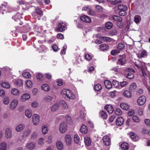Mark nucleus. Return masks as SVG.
Here are the masks:
<instances>
[{"label": "nucleus", "mask_w": 150, "mask_h": 150, "mask_svg": "<svg viewBox=\"0 0 150 150\" xmlns=\"http://www.w3.org/2000/svg\"><path fill=\"white\" fill-rule=\"evenodd\" d=\"M141 20V18L139 16H136L134 17V21L136 23H138L140 22Z\"/></svg>", "instance_id": "obj_54"}, {"label": "nucleus", "mask_w": 150, "mask_h": 150, "mask_svg": "<svg viewBox=\"0 0 150 150\" xmlns=\"http://www.w3.org/2000/svg\"><path fill=\"white\" fill-rule=\"evenodd\" d=\"M104 83L106 88L110 89L111 88L112 85L111 82L110 81L107 80H105L104 81Z\"/></svg>", "instance_id": "obj_24"}, {"label": "nucleus", "mask_w": 150, "mask_h": 150, "mask_svg": "<svg viewBox=\"0 0 150 150\" xmlns=\"http://www.w3.org/2000/svg\"><path fill=\"white\" fill-rule=\"evenodd\" d=\"M120 51L117 49L111 51L110 53L111 55L115 56L119 54L120 52Z\"/></svg>", "instance_id": "obj_41"}, {"label": "nucleus", "mask_w": 150, "mask_h": 150, "mask_svg": "<svg viewBox=\"0 0 150 150\" xmlns=\"http://www.w3.org/2000/svg\"><path fill=\"white\" fill-rule=\"evenodd\" d=\"M124 120L122 117H119L117 118L116 121V125L118 126H121L124 123Z\"/></svg>", "instance_id": "obj_19"}, {"label": "nucleus", "mask_w": 150, "mask_h": 150, "mask_svg": "<svg viewBox=\"0 0 150 150\" xmlns=\"http://www.w3.org/2000/svg\"><path fill=\"white\" fill-rule=\"evenodd\" d=\"M31 132V130L30 129H25L23 133L22 137L23 138H26L28 137Z\"/></svg>", "instance_id": "obj_16"}, {"label": "nucleus", "mask_w": 150, "mask_h": 150, "mask_svg": "<svg viewBox=\"0 0 150 150\" xmlns=\"http://www.w3.org/2000/svg\"><path fill=\"white\" fill-rule=\"evenodd\" d=\"M117 31L116 30H112L110 32V34L112 36L115 35L117 33Z\"/></svg>", "instance_id": "obj_61"}, {"label": "nucleus", "mask_w": 150, "mask_h": 150, "mask_svg": "<svg viewBox=\"0 0 150 150\" xmlns=\"http://www.w3.org/2000/svg\"><path fill=\"white\" fill-rule=\"evenodd\" d=\"M100 116L103 119H106L108 117L107 114L104 111H100Z\"/></svg>", "instance_id": "obj_37"}, {"label": "nucleus", "mask_w": 150, "mask_h": 150, "mask_svg": "<svg viewBox=\"0 0 150 150\" xmlns=\"http://www.w3.org/2000/svg\"><path fill=\"white\" fill-rule=\"evenodd\" d=\"M100 40L104 42H115V40L109 37L105 36H102L100 37Z\"/></svg>", "instance_id": "obj_14"}, {"label": "nucleus", "mask_w": 150, "mask_h": 150, "mask_svg": "<svg viewBox=\"0 0 150 150\" xmlns=\"http://www.w3.org/2000/svg\"><path fill=\"white\" fill-rule=\"evenodd\" d=\"M1 85L2 87L6 88L8 89L10 87V85L7 82H4L1 83Z\"/></svg>", "instance_id": "obj_34"}, {"label": "nucleus", "mask_w": 150, "mask_h": 150, "mask_svg": "<svg viewBox=\"0 0 150 150\" xmlns=\"http://www.w3.org/2000/svg\"><path fill=\"white\" fill-rule=\"evenodd\" d=\"M18 103V101L17 99H14L11 102L10 108L11 110L14 109L17 107Z\"/></svg>", "instance_id": "obj_11"}, {"label": "nucleus", "mask_w": 150, "mask_h": 150, "mask_svg": "<svg viewBox=\"0 0 150 150\" xmlns=\"http://www.w3.org/2000/svg\"><path fill=\"white\" fill-rule=\"evenodd\" d=\"M26 86L29 88H30L32 86V82L30 80H28L26 82Z\"/></svg>", "instance_id": "obj_55"}, {"label": "nucleus", "mask_w": 150, "mask_h": 150, "mask_svg": "<svg viewBox=\"0 0 150 150\" xmlns=\"http://www.w3.org/2000/svg\"><path fill=\"white\" fill-rule=\"evenodd\" d=\"M36 11L37 14L40 15L42 16V11L39 8H36Z\"/></svg>", "instance_id": "obj_62"}, {"label": "nucleus", "mask_w": 150, "mask_h": 150, "mask_svg": "<svg viewBox=\"0 0 150 150\" xmlns=\"http://www.w3.org/2000/svg\"><path fill=\"white\" fill-rule=\"evenodd\" d=\"M125 48V45L123 42H120L118 45L117 48L120 51H122Z\"/></svg>", "instance_id": "obj_29"}, {"label": "nucleus", "mask_w": 150, "mask_h": 150, "mask_svg": "<svg viewBox=\"0 0 150 150\" xmlns=\"http://www.w3.org/2000/svg\"><path fill=\"white\" fill-rule=\"evenodd\" d=\"M129 136L130 137L133 139L134 141H136L137 140V138L135 134L133 132H131L129 134Z\"/></svg>", "instance_id": "obj_51"}, {"label": "nucleus", "mask_w": 150, "mask_h": 150, "mask_svg": "<svg viewBox=\"0 0 150 150\" xmlns=\"http://www.w3.org/2000/svg\"><path fill=\"white\" fill-rule=\"evenodd\" d=\"M37 79L40 81H41L42 80V75L40 73L38 74L36 76Z\"/></svg>", "instance_id": "obj_63"}, {"label": "nucleus", "mask_w": 150, "mask_h": 150, "mask_svg": "<svg viewBox=\"0 0 150 150\" xmlns=\"http://www.w3.org/2000/svg\"><path fill=\"white\" fill-rule=\"evenodd\" d=\"M115 112L116 115H120L122 114L121 110L119 108H117L115 110Z\"/></svg>", "instance_id": "obj_57"}, {"label": "nucleus", "mask_w": 150, "mask_h": 150, "mask_svg": "<svg viewBox=\"0 0 150 150\" xmlns=\"http://www.w3.org/2000/svg\"><path fill=\"white\" fill-rule=\"evenodd\" d=\"M11 93L14 96H17L20 94V91L17 89L14 88L11 91Z\"/></svg>", "instance_id": "obj_36"}, {"label": "nucleus", "mask_w": 150, "mask_h": 150, "mask_svg": "<svg viewBox=\"0 0 150 150\" xmlns=\"http://www.w3.org/2000/svg\"><path fill=\"white\" fill-rule=\"evenodd\" d=\"M113 26V24L110 22H108L105 24V27L108 29H111Z\"/></svg>", "instance_id": "obj_47"}, {"label": "nucleus", "mask_w": 150, "mask_h": 150, "mask_svg": "<svg viewBox=\"0 0 150 150\" xmlns=\"http://www.w3.org/2000/svg\"><path fill=\"white\" fill-rule=\"evenodd\" d=\"M132 119L134 122H139L140 121V119L139 117L136 115L133 116Z\"/></svg>", "instance_id": "obj_58"}, {"label": "nucleus", "mask_w": 150, "mask_h": 150, "mask_svg": "<svg viewBox=\"0 0 150 150\" xmlns=\"http://www.w3.org/2000/svg\"><path fill=\"white\" fill-rule=\"evenodd\" d=\"M30 95L28 93H25L22 95L21 97V101L25 102V101L30 98Z\"/></svg>", "instance_id": "obj_12"}, {"label": "nucleus", "mask_w": 150, "mask_h": 150, "mask_svg": "<svg viewBox=\"0 0 150 150\" xmlns=\"http://www.w3.org/2000/svg\"><path fill=\"white\" fill-rule=\"evenodd\" d=\"M121 147L124 150H127L129 147L128 144L126 143H123L121 145Z\"/></svg>", "instance_id": "obj_39"}, {"label": "nucleus", "mask_w": 150, "mask_h": 150, "mask_svg": "<svg viewBox=\"0 0 150 150\" xmlns=\"http://www.w3.org/2000/svg\"><path fill=\"white\" fill-rule=\"evenodd\" d=\"M112 18L114 21H117L118 22H121L122 21V18L117 15H114L113 16Z\"/></svg>", "instance_id": "obj_28"}, {"label": "nucleus", "mask_w": 150, "mask_h": 150, "mask_svg": "<svg viewBox=\"0 0 150 150\" xmlns=\"http://www.w3.org/2000/svg\"><path fill=\"white\" fill-rule=\"evenodd\" d=\"M84 139L85 143L87 146H89L91 145V142L89 138L86 137L84 138Z\"/></svg>", "instance_id": "obj_35"}, {"label": "nucleus", "mask_w": 150, "mask_h": 150, "mask_svg": "<svg viewBox=\"0 0 150 150\" xmlns=\"http://www.w3.org/2000/svg\"><path fill=\"white\" fill-rule=\"evenodd\" d=\"M31 105L32 107L33 108H35L38 106L39 104L37 102L35 101H34L32 102Z\"/></svg>", "instance_id": "obj_56"}, {"label": "nucleus", "mask_w": 150, "mask_h": 150, "mask_svg": "<svg viewBox=\"0 0 150 150\" xmlns=\"http://www.w3.org/2000/svg\"><path fill=\"white\" fill-rule=\"evenodd\" d=\"M56 146L57 149L59 150H62L64 148V145L62 142L60 141L56 142Z\"/></svg>", "instance_id": "obj_22"}, {"label": "nucleus", "mask_w": 150, "mask_h": 150, "mask_svg": "<svg viewBox=\"0 0 150 150\" xmlns=\"http://www.w3.org/2000/svg\"><path fill=\"white\" fill-rule=\"evenodd\" d=\"M25 127V126L24 124H19L16 126L15 129L17 132H20L22 131Z\"/></svg>", "instance_id": "obj_15"}, {"label": "nucleus", "mask_w": 150, "mask_h": 150, "mask_svg": "<svg viewBox=\"0 0 150 150\" xmlns=\"http://www.w3.org/2000/svg\"><path fill=\"white\" fill-rule=\"evenodd\" d=\"M59 107V103H56L51 107V111L54 112L57 110Z\"/></svg>", "instance_id": "obj_30"}, {"label": "nucleus", "mask_w": 150, "mask_h": 150, "mask_svg": "<svg viewBox=\"0 0 150 150\" xmlns=\"http://www.w3.org/2000/svg\"><path fill=\"white\" fill-rule=\"evenodd\" d=\"M74 142L78 144L79 142L80 138L78 135L75 134L74 137Z\"/></svg>", "instance_id": "obj_52"}, {"label": "nucleus", "mask_w": 150, "mask_h": 150, "mask_svg": "<svg viewBox=\"0 0 150 150\" xmlns=\"http://www.w3.org/2000/svg\"><path fill=\"white\" fill-rule=\"evenodd\" d=\"M99 47L100 51L103 52L107 51L109 49L108 45L107 44H104L100 45Z\"/></svg>", "instance_id": "obj_17"}, {"label": "nucleus", "mask_w": 150, "mask_h": 150, "mask_svg": "<svg viewBox=\"0 0 150 150\" xmlns=\"http://www.w3.org/2000/svg\"><path fill=\"white\" fill-rule=\"evenodd\" d=\"M123 94L125 96L128 98L130 97L132 95L131 92L127 90L123 92Z\"/></svg>", "instance_id": "obj_43"}, {"label": "nucleus", "mask_w": 150, "mask_h": 150, "mask_svg": "<svg viewBox=\"0 0 150 150\" xmlns=\"http://www.w3.org/2000/svg\"><path fill=\"white\" fill-rule=\"evenodd\" d=\"M80 131L83 133H86L88 131L86 126L84 125H82L80 129Z\"/></svg>", "instance_id": "obj_33"}, {"label": "nucleus", "mask_w": 150, "mask_h": 150, "mask_svg": "<svg viewBox=\"0 0 150 150\" xmlns=\"http://www.w3.org/2000/svg\"><path fill=\"white\" fill-rule=\"evenodd\" d=\"M119 14L120 16H124L127 14V12L126 11H120Z\"/></svg>", "instance_id": "obj_64"}, {"label": "nucleus", "mask_w": 150, "mask_h": 150, "mask_svg": "<svg viewBox=\"0 0 150 150\" xmlns=\"http://www.w3.org/2000/svg\"><path fill=\"white\" fill-rule=\"evenodd\" d=\"M32 119L33 123L34 125H37L39 124L40 121V117L38 114H34L32 116Z\"/></svg>", "instance_id": "obj_2"}, {"label": "nucleus", "mask_w": 150, "mask_h": 150, "mask_svg": "<svg viewBox=\"0 0 150 150\" xmlns=\"http://www.w3.org/2000/svg\"><path fill=\"white\" fill-rule=\"evenodd\" d=\"M67 26L66 23L63 22L59 23L58 25V28L56 30L57 32H62L66 29Z\"/></svg>", "instance_id": "obj_4"}, {"label": "nucleus", "mask_w": 150, "mask_h": 150, "mask_svg": "<svg viewBox=\"0 0 150 150\" xmlns=\"http://www.w3.org/2000/svg\"><path fill=\"white\" fill-rule=\"evenodd\" d=\"M146 100V98L145 96H140L137 99V103L139 105H142L145 103Z\"/></svg>", "instance_id": "obj_6"}, {"label": "nucleus", "mask_w": 150, "mask_h": 150, "mask_svg": "<svg viewBox=\"0 0 150 150\" xmlns=\"http://www.w3.org/2000/svg\"><path fill=\"white\" fill-rule=\"evenodd\" d=\"M137 85L135 83H133L130 85L129 89V90L131 91H134L137 88Z\"/></svg>", "instance_id": "obj_38"}, {"label": "nucleus", "mask_w": 150, "mask_h": 150, "mask_svg": "<svg viewBox=\"0 0 150 150\" xmlns=\"http://www.w3.org/2000/svg\"><path fill=\"white\" fill-rule=\"evenodd\" d=\"M42 89L45 91H49L50 88L49 86L47 84H44L42 86Z\"/></svg>", "instance_id": "obj_40"}, {"label": "nucleus", "mask_w": 150, "mask_h": 150, "mask_svg": "<svg viewBox=\"0 0 150 150\" xmlns=\"http://www.w3.org/2000/svg\"><path fill=\"white\" fill-rule=\"evenodd\" d=\"M113 85L115 87L117 88L119 86V82L116 80H113L112 81Z\"/></svg>", "instance_id": "obj_59"}, {"label": "nucleus", "mask_w": 150, "mask_h": 150, "mask_svg": "<svg viewBox=\"0 0 150 150\" xmlns=\"http://www.w3.org/2000/svg\"><path fill=\"white\" fill-rule=\"evenodd\" d=\"M137 55L138 58H141L147 56L146 52L144 50L142 51L141 53H138Z\"/></svg>", "instance_id": "obj_27"}, {"label": "nucleus", "mask_w": 150, "mask_h": 150, "mask_svg": "<svg viewBox=\"0 0 150 150\" xmlns=\"http://www.w3.org/2000/svg\"><path fill=\"white\" fill-rule=\"evenodd\" d=\"M25 115L28 118H30L32 115V112L30 109L26 110L25 111Z\"/></svg>", "instance_id": "obj_25"}, {"label": "nucleus", "mask_w": 150, "mask_h": 150, "mask_svg": "<svg viewBox=\"0 0 150 150\" xmlns=\"http://www.w3.org/2000/svg\"><path fill=\"white\" fill-rule=\"evenodd\" d=\"M38 134L37 131L33 132L31 135L30 138L33 139H35L38 137Z\"/></svg>", "instance_id": "obj_32"}, {"label": "nucleus", "mask_w": 150, "mask_h": 150, "mask_svg": "<svg viewBox=\"0 0 150 150\" xmlns=\"http://www.w3.org/2000/svg\"><path fill=\"white\" fill-rule=\"evenodd\" d=\"M104 108L109 113H112L114 111L113 107L110 105H108L105 106Z\"/></svg>", "instance_id": "obj_18"}, {"label": "nucleus", "mask_w": 150, "mask_h": 150, "mask_svg": "<svg viewBox=\"0 0 150 150\" xmlns=\"http://www.w3.org/2000/svg\"><path fill=\"white\" fill-rule=\"evenodd\" d=\"M23 76L26 78H30L31 77V75L28 72H24L23 74Z\"/></svg>", "instance_id": "obj_46"}, {"label": "nucleus", "mask_w": 150, "mask_h": 150, "mask_svg": "<svg viewBox=\"0 0 150 150\" xmlns=\"http://www.w3.org/2000/svg\"><path fill=\"white\" fill-rule=\"evenodd\" d=\"M42 130L43 134L47 133L48 131V129L47 126L46 125H44L42 126Z\"/></svg>", "instance_id": "obj_44"}, {"label": "nucleus", "mask_w": 150, "mask_h": 150, "mask_svg": "<svg viewBox=\"0 0 150 150\" xmlns=\"http://www.w3.org/2000/svg\"><path fill=\"white\" fill-rule=\"evenodd\" d=\"M120 57L121 58L118 60L117 63L118 64L123 65L126 63V59L125 58V54L120 55Z\"/></svg>", "instance_id": "obj_5"}, {"label": "nucleus", "mask_w": 150, "mask_h": 150, "mask_svg": "<svg viewBox=\"0 0 150 150\" xmlns=\"http://www.w3.org/2000/svg\"><path fill=\"white\" fill-rule=\"evenodd\" d=\"M134 77V75L131 72L128 73L126 76V77L129 79H132Z\"/></svg>", "instance_id": "obj_60"}, {"label": "nucleus", "mask_w": 150, "mask_h": 150, "mask_svg": "<svg viewBox=\"0 0 150 150\" xmlns=\"http://www.w3.org/2000/svg\"><path fill=\"white\" fill-rule=\"evenodd\" d=\"M38 144L40 145H42L44 144V139L42 138H40L38 142Z\"/></svg>", "instance_id": "obj_50"}, {"label": "nucleus", "mask_w": 150, "mask_h": 150, "mask_svg": "<svg viewBox=\"0 0 150 150\" xmlns=\"http://www.w3.org/2000/svg\"><path fill=\"white\" fill-rule=\"evenodd\" d=\"M10 99L8 97H5L3 100V103L6 105H8L9 103Z\"/></svg>", "instance_id": "obj_48"}, {"label": "nucleus", "mask_w": 150, "mask_h": 150, "mask_svg": "<svg viewBox=\"0 0 150 150\" xmlns=\"http://www.w3.org/2000/svg\"><path fill=\"white\" fill-rule=\"evenodd\" d=\"M67 130V125L66 123L64 122H62L60 125L59 127V132L62 133H64Z\"/></svg>", "instance_id": "obj_3"}, {"label": "nucleus", "mask_w": 150, "mask_h": 150, "mask_svg": "<svg viewBox=\"0 0 150 150\" xmlns=\"http://www.w3.org/2000/svg\"><path fill=\"white\" fill-rule=\"evenodd\" d=\"M102 89L101 86L100 84H98L94 85V90L99 91Z\"/></svg>", "instance_id": "obj_45"}, {"label": "nucleus", "mask_w": 150, "mask_h": 150, "mask_svg": "<svg viewBox=\"0 0 150 150\" xmlns=\"http://www.w3.org/2000/svg\"><path fill=\"white\" fill-rule=\"evenodd\" d=\"M25 147L28 150H32L35 148L36 144L34 142H30L26 144Z\"/></svg>", "instance_id": "obj_7"}, {"label": "nucleus", "mask_w": 150, "mask_h": 150, "mask_svg": "<svg viewBox=\"0 0 150 150\" xmlns=\"http://www.w3.org/2000/svg\"><path fill=\"white\" fill-rule=\"evenodd\" d=\"M103 140L104 144L106 146H109L110 144V140L108 136H104L103 138Z\"/></svg>", "instance_id": "obj_9"}, {"label": "nucleus", "mask_w": 150, "mask_h": 150, "mask_svg": "<svg viewBox=\"0 0 150 150\" xmlns=\"http://www.w3.org/2000/svg\"><path fill=\"white\" fill-rule=\"evenodd\" d=\"M118 9L120 11H126L127 8L125 5L120 4L118 6Z\"/></svg>", "instance_id": "obj_26"}, {"label": "nucleus", "mask_w": 150, "mask_h": 150, "mask_svg": "<svg viewBox=\"0 0 150 150\" xmlns=\"http://www.w3.org/2000/svg\"><path fill=\"white\" fill-rule=\"evenodd\" d=\"M14 84L18 86H22L23 85V81L21 79H15L13 80Z\"/></svg>", "instance_id": "obj_20"}, {"label": "nucleus", "mask_w": 150, "mask_h": 150, "mask_svg": "<svg viewBox=\"0 0 150 150\" xmlns=\"http://www.w3.org/2000/svg\"><path fill=\"white\" fill-rule=\"evenodd\" d=\"M80 19L85 23H90L91 21V18L87 15H83L80 16Z\"/></svg>", "instance_id": "obj_8"}, {"label": "nucleus", "mask_w": 150, "mask_h": 150, "mask_svg": "<svg viewBox=\"0 0 150 150\" xmlns=\"http://www.w3.org/2000/svg\"><path fill=\"white\" fill-rule=\"evenodd\" d=\"M21 18V14L19 13H17L16 15L12 17V18L15 21Z\"/></svg>", "instance_id": "obj_42"}, {"label": "nucleus", "mask_w": 150, "mask_h": 150, "mask_svg": "<svg viewBox=\"0 0 150 150\" xmlns=\"http://www.w3.org/2000/svg\"><path fill=\"white\" fill-rule=\"evenodd\" d=\"M5 136L8 139H11L12 136V130L9 128H7L5 131Z\"/></svg>", "instance_id": "obj_10"}, {"label": "nucleus", "mask_w": 150, "mask_h": 150, "mask_svg": "<svg viewBox=\"0 0 150 150\" xmlns=\"http://www.w3.org/2000/svg\"><path fill=\"white\" fill-rule=\"evenodd\" d=\"M121 108L125 110H128L129 109V106L127 103H122L120 104Z\"/></svg>", "instance_id": "obj_23"}, {"label": "nucleus", "mask_w": 150, "mask_h": 150, "mask_svg": "<svg viewBox=\"0 0 150 150\" xmlns=\"http://www.w3.org/2000/svg\"><path fill=\"white\" fill-rule=\"evenodd\" d=\"M7 145L6 143L2 142L0 144V150H6Z\"/></svg>", "instance_id": "obj_31"}, {"label": "nucleus", "mask_w": 150, "mask_h": 150, "mask_svg": "<svg viewBox=\"0 0 150 150\" xmlns=\"http://www.w3.org/2000/svg\"><path fill=\"white\" fill-rule=\"evenodd\" d=\"M61 94L65 98L69 99H73L75 98V96L73 92L68 89H64L61 92Z\"/></svg>", "instance_id": "obj_1"}, {"label": "nucleus", "mask_w": 150, "mask_h": 150, "mask_svg": "<svg viewBox=\"0 0 150 150\" xmlns=\"http://www.w3.org/2000/svg\"><path fill=\"white\" fill-rule=\"evenodd\" d=\"M135 65L138 68H141L142 69H143V68H144L145 63L137 60L135 63Z\"/></svg>", "instance_id": "obj_13"}, {"label": "nucleus", "mask_w": 150, "mask_h": 150, "mask_svg": "<svg viewBox=\"0 0 150 150\" xmlns=\"http://www.w3.org/2000/svg\"><path fill=\"white\" fill-rule=\"evenodd\" d=\"M52 99V97L49 96H47L44 98V100L46 102H50Z\"/></svg>", "instance_id": "obj_49"}, {"label": "nucleus", "mask_w": 150, "mask_h": 150, "mask_svg": "<svg viewBox=\"0 0 150 150\" xmlns=\"http://www.w3.org/2000/svg\"><path fill=\"white\" fill-rule=\"evenodd\" d=\"M65 139L67 144L70 145L71 142V138L69 134L66 135L65 136Z\"/></svg>", "instance_id": "obj_21"}, {"label": "nucleus", "mask_w": 150, "mask_h": 150, "mask_svg": "<svg viewBox=\"0 0 150 150\" xmlns=\"http://www.w3.org/2000/svg\"><path fill=\"white\" fill-rule=\"evenodd\" d=\"M85 58L88 61H90L92 59L93 57L92 56L88 54H86L84 55Z\"/></svg>", "instance_id": "obj_53"}]
</instances>
